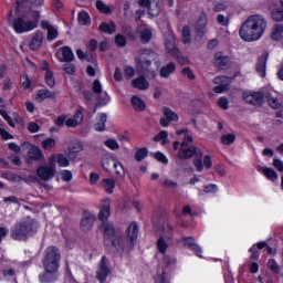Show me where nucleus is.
Segmentation results:
<instances>
[{"label":"nucleus","instance_id":"obj_1","mask_svg":"<svg viewBox=\"0 0 283 283\" xmlns=\"http://www.w3.org/2000/svg\"><path fill=\"white\" fill-rule=\"evenodd\" d=\"M266 30V19L260 14L250 15L239 30L243 41H260Z\"/></svg>","mask_w":283,"mask_h":283},{"label":"nucleus","instance_id":"obj_2","mask_svg":"<svg viewBox=\"0 0 283 283\" xmlns=\"http://www.w3.org/2000/svg\"><path fill=\"white\" fill-rule=\"evenodd\" d=\"M39 21H41V12L30 10L23 15L14 18L12 28L17 34H23L25 32H32V30L39 28Z\"/></svg>","mask_w":283,"mask_h":283},{"label":"nucleus","instance_id":"obj_3","mask_svg":"<svg viewBox=\"0 0 283 283\" xmlns=\"http://www.w3.org/2000/svg\"><path fill=\"white\" fill-rule=\"evenodd\" d=\"M36 231H39V223L36 220L28 217L11 228V238L18 241L28 240V238H32Z\"/></svg>","mask_w":283,"mask_h":283},{"label":"nucleus","instance_id":"obj_4","mask_svg":"<svg viewBox=\"0 0 283 283\" xmlns=\"http://www.w3.org/2000/svg\"><path fill=\"white\" fill-rule=\"evenodd\" d=\"M136 240H138V223L132 222L127 230L125 239H120L116 245V241L112 240L113 247L120 251L122 253H129L136 247Z\"/></svg>","mask_w":283,"mask_h":283},{"label":"nucleus","instance_id":"obj_5","mask_svg":"<svg viewBox=\"0 0 283 283\" xmlns=\"http://www.w3.org/2000/svg\"><path fill=\"white\" fill-rule=\"evenodd\" d=\"M154 222L157 224L158 231H161L160 238L157 241V249L165 255L169 247L165 240H171V226L165 218L159 219V221L154 220Z\"/></svg>","mask_w":283,"mask_h":283},{"label":"nucleus","instance_id":"obj_6","mask_svg":"<svg viewBox=\"0 0 283 283\" xmlns=\"http://www.w3.org/2000/svg\"><path fill=\"white\" fill-rule=\"evenodd\" d=\"M61 262V251L56 247H49L44 251L43 268L59 270Z\"/></svg>","mask_w":283,"mask_h":283},{"label":"nucleus","instance_id":"obj_7","mask_svg":"<svg viewBox=\"0 0 283 283\" xmlns=\"http://www.w3.org/2000/svg\"><path fill=\"white\" fill-rule=\"evenodd\" d=\"M265 94H266V88H262L259 92L245 91L242 94V98L249 105H254L255 107H261V105L264 104Z\"/></svg>","mask_w":283,"mask_h":283},{"label":"nucleus","instance_id":"obj_8","mask_svg":"<svg viewBox=\"0 0 283 283\" xmlns=\"http://www.w3.org/2000/svg\"><path fill=\"white\" fill-rule=\"evenodd\" d=\"M36 174L41 180H52V178H54V174H56V166L54 165V160H51L48 165L40 166L36 169Z\"/></svg>","mask_w":283,"mask_h":283},{"label":"nucleus","instance_id":"obj_9","mask_svg":"<svg viewBox=\"0 0 283 283\" xmlns=\"http://www.w3.org/2000/svg\"><path fill=\"white\" fill-rule=\"evenodd\" d=\"M200 149L196 146L187 145V142H182L180 148L178 150V157L181 160H189V158H193V156H198Z\"/></svg>","mask_w":283,"mask_h":283},{"label":"nucleus","instance_id":"obj_10","mask_svg":"<svg viewBox=\"0 0 283 283\" xmlns=\"http://www.w3.org/2000/svg\"><path fill=\"white\" fill-rule=\"evenodd\" d=\"M109 273H112V270H109V261H107V258L102 256V260L98 263L96 279L98 280V282L105 283Z\"/></svg>","mask_w":283,"mask_h":283},{"label":"nucleus","instance_id":"obj_11","mask_svg":"<svg viewBox=\"0 0 283 283\" xmlns=\"http://www.w3.org/2000/svg\"><path fill=\"white\" fill-rule=\"evenodd\" d=\"M136 70L138 74H145V76L156 77V72L151 67V62L145 60L135 59Z\"/></svg>","mask_w":283,"mask_h":283},{"label":"nucleus","instance_id":"obj_12","mask_svg":"<svg viewBox=\"0 0 283 283\" xmlns=\"http://www.w3.org/2000/svg\"><path fill=\"white\" fill-rule=\"evenodd\" d=\"M231 78L227 77V76H217L213 78V83L214 88L213 92H216V94H222V92H228L229 90V85H231Z\"/></svg>","mask_w":283,"mask_h":283},{"label":"nucleus","instance_id":"obj_13","mask_svg":"<svg viewBox=\"0 0 283 283\" xmlns=\"http://www.w3.org/2000/svg\"><path fill=\"white\" fill-rule=\"evenodd\" d=\"M164 117L160 118L161 127H169V123H178V114L169 107H163Z\"/></svg>","mask_w":283,"mask_h":283},{"label":"nucleus","instance_id":"obj_14","mask_svg":"<svg viewBox=\"0 0 283 283\" xmlns=\"http://www.w3.org/2000/svg\"><path fill=\"white\" fill-rule=\"evenodd\" d=\"M55 56L61 63H72L74 61V52L70 46L59 49Z\"/></svg>","mask_w":283,"mask_h":283},{"label":"nucleus","instance_id":"obj_15","mask_svg":"<svg viewBox=\"0 0 283 283\" xmlns=\"http://www.w3.org/2000/svg\"><path fill=\"white\" fill-rule=\"evenodd\" d=\"M59 280V270L51 268L48 270V268H44V272L39 275V281L41 283H52L56 282Z\"/></svg>","mask_w":283,"mask_h":283},{"label":"nucleus","instance_id":"obj_16","mask_svg":"<svg viewBox=\"0 0 283 283\" xmlns=\"http://www.w3.org/2000/svg\"><path fill=\"white\" fill-rule=\"evenodd\" d=\"M43 39H45V34L43 33V31L38 30L33 34V36L29 43L30 50H33V51L41 50V48L43 45Z\"/></svg>","mask_w":283,"mask_h":283},{"label":"nucleus","instance_id":"obj_17","mask_svg":"<svg viewBox=\"0 0 283 283\" xmlns=\"http://www.w3.org/2000/svg\"><path fill=\"white\" fill-rule=\"evenodd\" d=\"M95 221L96 217L92 212H84L81 220L82 231H92V227H94Z\"/></svg>","mask_w":283,"mask_h":283},{"label":"nucleus","instance_id":"obj_18","mask_svg":"<svg viewBox=\"0 0 283 283\" xmlns=\"http://www.w3.org/2000/svg\"><path fill=\"white\" fill-rule=\"evenodd\" d=\"M165 46L169 54H178V48L176 46V35H174L171 31H168L165 34Z\"/></svg>","mask_w":283,"mask_h":283},{"label":"nucleus","instance_id":"obj_19","mask_svg":"<svg viewBox=\"0 0 283 283\" xmlns=\"http://www.w3.org/2000/svg\"><path fill=\"white\" fill-rule=\"evenodd\" d=\"M41 28H42V30L48 31V35H46L48 41H54V39H59V29H56V27L50 24V22L43 20L41 22Z\"/></svg>","mask_w":283,"mask_h":283},{"label":"nucleus","instance_id":"obj_20","mask_svg":"<svg viewBox=\"0 0 283 283\" xmlns=\"http://www.w3.org/2000/svg\"><path fill=\"white\" fill-rule=\"evenodd\" d=\"M266 61H269V52H263L256 63V72L262 78L266 76Z\"/></svg>","mask_w":283,"mask_h":283},{"label":"nucleus","instance_id":"obj_21","mask_svg":"<svg viewBox=\"0 0 283 283\" xmlns=\"http://www.w3.org/2000/svg\"><path fill=\"white\" fill-rule=\"evenodd\" d=\"M214 65L216 67H219V70H224L231 65V60L229 56L223 55L222 52H218L214 55Z\"/></svg>","mask_w":283,"mask_h":283},{"label":"nucleus","instance_id":"obj_22","mask_svg":"<svg viewBox=\"0 0 283 283\" xmlns=\"http://www.w3.org/2000/svg\"><path fill=\"white\" fill-rule=\"evenodd\" d=\"M136 59L139 61H149L150 63H154V61L158 59V55L153 50L142 49L139 50Z\"/></svg>","mask_w":283,"mask_h":283},{"label":"nucleus","instance_id":"obj_23","mask_svg":"<svg viewBox=\"0 0 283 283\" xmlns=\"http://www.w3.org/2000/svg\"><path fill=\"white\" fill-rule=\"evenodd\" d=\"M264 99L272 109H282V102H280L277 97L273 96V93H271V91L265 90Z\"/></svg>","mask_w":283,"mask_h":283},{"label":"nucleus","instance_id":"obj_24","mask_svg":"<svg viewBox=\"0 0 283 283\" xmlns=\"http://www.w3.org/2000/svg\"><path fill=\"white\" fill-rule=\"evenodd\" d=\"M109 205H111V201L109 199H104L102 200V206H101V210H99V213H98V219L102 221V222H107L106 220L109 218L111 216V212H109Z\"/></svg>","mask_w":283,"mask_h":283},{"label":"nucleus","instance_id":"obj_25","mask_svg":"<svg viewBox=\"0 0 283 283\" xmlns=\"http://www.w3.org/2000/svg\"><path fill=\"white\" fill-rule=\"evenodd\" d=\"M185 247L188 249H192L198 258H202V248L196 243V240L192 237H188L184 239Z\"/></svg>","mask_w":283,"mask_h":283},{"label":"nucleus","instance_id":"obj_26","mask_svg":"<svg viewBox=\"0 0 283 283\" xmlns=\"http://www.w3.org/2000/svg\"><path fill=\"white\" fill-rule=\"evenodd\" d=\"M114 163H116V159L109 153L105 151L102 154L101 164L105 171H109L112 165L114 167Z\"/></svg>","mask_w":283,"mask_h":283},{"label":"nucleus","instance_id":"obj_27","mask_svg":"<svg viewBox=\"0 0 283 283\" xmlns=\"http://www.w3.org/2000/svg\"><path fill=\"white\" fill-rule=\"evenodd\" d=\"M46 98H56V93L49 90H40L36 93L35 101L43 103Z\"/></svg>","mask_w":283,"mask_h":283},{"label":"nucleus","instance_id":"obj_28","mask_svg":"<svg viewBox=\"0 0 283 283\" xmlns=\"http://www.w3.org/2000/svg\"><path fill=\"white\" fill-rule=\"evenodd\" d=\"M105 123H107V114L98 113L96 123L94 125V129L96 132H105Z\"/></svg>","mask_w":283,"mask_h":283},{"label":"nucleus","instance_id":"obj_29","mask_svg":"<svg viewBox=\"0 0 283 283\" xmlns=\"http://www.w3.org/2000/svg\"><path fill=\"white\" fill-rule=\"evenodd\" d=\"M132 85L133 87H135V90H140V91L149 90V82H147V80H145L144 76L133 80Z\"/></svg>","mask_w":283,"mask_h":283},{"label":"nucleus","instance_id":"obj_30","mask_svg":"<svg viewBox=\"0 0 283 283\" xmlns=\"http://www.w3.org/2000/svg\"><path fill=\"white\" fill-rule=\"evenodd\" d=\"M174 72H176V64L174 62H170L160 69L159 74L161 78H169V76H171Z\"/></svg>","mask_w":283,"mask_h":283},{"label":"nucleus","instance_id":"obj_31","mask_svg":"<svg viewBox=\"0 0 283 283\" xmlns=\"http://www.w3.org/2000/svg\"><path fill=\"white\" fill-rule=\"evenodd\" d=\"M98 30L104 34H114V32H116V23H114L113 21H111L109 23L102 22L98 27Z\"/></svg>","mask_w":283,"mask_h":283},{"label":"nucleus","instance_id":"obj_32","mask_svg":"<svg viewBox=\"0 0 283 283\" xmlns=\"http://www.w3.org/2000/svg\"><path fill=\"white\" fill-rule=\"evenodd\" d=\"M28 150V156L31 160H39L40 158H43V153H41V149L36 146H30L27 148Z\"/></svg>","mask_w":283,"mask_h":283},{"label":"nucleus","instance_id":"obj_33","mask_svg":"<svg viewBox=\"0 0 283 283\" xmlns=\"http://www.w3.org/2000/svg\"><path fill=\"white\" fill-rule=\"evenodd\" d=\"M130 103L136 112H145L147 107L145 102L136 95L132 97Z\"/></svg>","mask_w":283,"mask_h":283},{"label":"nucleus","instance_id":"obj_34","mask_svg":"<svg viewBox=\"0 0 283 283\" xmlns=\"http://www.w3.org/2000/svg\"><path fill=\"white\" fill-rule=\"evenodd\" d=\"M207 28V14L201 13L196 23V31L199 36H202V31Z\"/></svg>","mask_w":283,"mask_h":283},{"label":"nucleus","instance_id":"obj_35","mask_svg":"<svg viewBox=\"0 0 283 283\" xmlns=\"http://www.w3.org/2000/svg\"><path fill=\"white\" fill-rule=\"evenodd\" d=\"M103 229H104L105 238L112 239L116 234V230L114 229V223H112L109 221L103 222Z\"/></svg>","mask_w":283,"mask_h":283},{"label":"nucleus","instance_id":"obj_36","mask_svg":"<svg viewBox=\"0 0 283 283\" xmlns=\"http://www.w3.org/2000/svg\"><path fill=\"white\" fill-rule=\"evenodd\" d=\"M77 21L80 25H90L92 23V19L90 18V13L86 11H81L77 15Z\"/></svg>","mask_w":283,"mask_h":283},{"label":"nucleus","instance_id":"obj_37","mask_svg":"<svg viewBox=\"0 0 283 283\" xmlns=\"http://www.w3.org/2000/svg\"><path fill=\"white\" fill-rule=\"evenodd\" d=\"M103 187H104L106 193H114V189L116 188V180L109 179V178L104 179Z\"/></svg>","mask_w":283,"mask_h":283},{"label":"nucleus","instance_id":"obj_38","mask_svg":"<svg viewBox=\"0 0 283 283\" xmlns=\"http://www.w3.org/2000/svg\"><path fill=\"white\" fill-rule=\"evenodd\" d=\"M282 34H283V25L276 24L274 25L273 31L271 33V39L273 41H280V39H282Z\"/></svg>","mask_w":283,"mask_h":283},{"label":"nucleus","instance_id":"obj_39","mask_svg":"<svg viewBox=\"0 0 283 283\" xmlns=\"http://www.w3.org/2000/svg\"><path fill=\"white\" fill-rule=\"evenodd\" d=\"M259 171H262L264 174V176H266V178H269V180H277V172L275 170H273V168H264L261 167L259 169Z\"/></svg>","mask_w":283,"mask_h":283},{"label":"nucleus","instance_id":"obj_40","mask_svg":"<svg viewBox=\"0 0 283 283\" xmlns=\"http://www.w3.org/2000/svg\"><path fill=\"white\" fill-rule=\"evenodd\" d=\"M29 147H30L29 143H24L21 146H18L14 143L9 144V149H11V151H14L15 154H21L22 151H25V149H28Z\"/></svg>","mask_w":283,"mask_h":283},{"label":"nucleus","instance_id":"obj_41","mask_svg":"<svg viewBox=\"0 0 283 283\" xmlns=\"http://www.w3.org/2000/svg\"><path fill=\"white\" fill-rule=\"evenodd\" d=\"M202 150H199V154H197L193 159V166L196 167L197 171H202V169H205V165L202 164Z\"/></svg>","mask_w":283,"mask_h":283},{"label":"nucleus","instance_id":"obj_42","mask_svg":"<svg viewBox=\"0 0 283 283\" xmlns=\"http://www.w3.org/2000/svg\"><path fill=\"white\" fill-rule=\"evenodd\" d=\"M96 8H97V10H99V12H103V14H112V8L107 4H105V2H103V0L96 1Z\"/></svg>","mask_w":283,"mask_h":283},{"label":"nucleus","instance_id":"obj_43","mask_svg":"<svg viewBox=\"0 0 283 283\" xmlns=\"http://www.w3.org/2000/svg\"><path fill=\"white\" fill-rule=\"evenodd\" d=\"M181 36H182L184 43L186 44L191 43V29L189 28V25H186L182 28Z\"/></svg>","mask_w":283,"mask_h":283},{"label":"nucleus","instance_id":"obj_44","mask_svg":"<svg viewBox=\"0 0 283 283\" xmlns=\"http://www.w3.org/2000/svg\"><path fill=\"white\" fill-rule=\"evenodd\" d=\"M55 161L57 163L59 167H70V159H67V157H65L63 154L56 155Z\"/></svg>","mask_w":283,"mask_h":283},{"label":"nucleus","instance_id":"obj_45","mask_svg":"<svg viewBox=\"0 0 283 283\" xmlns=\"http://www.w3.org/2000/svg\"><path fill=\"white\" fill-rule=\"evenodd\" d=\"M222 145H233L235 143V134L230 133L221 136Z\"/></svg>","mask_w":283,"mask_h":283},{"label":"nucleus","instance_id":"obj_46","mask_svg":"<svg viewBox=\"0 0 283 283\" xmlns=\"http://www.w3.org/2000/svg\"><path fill=\"white\" fill-rule=\"evenodd\" d=\"M114 169H115V174L116 176H118V178H125V168L123 167V164L118 160L114 161Z\"/></svg>","mask_w":283,"mask_h":283},{"label":"nucleus","instance_id":"obj_47","mask_svg":"<svg viewBox=\"0 0 283 283\" xmlns=\"http://www.w3.org/2000/svg\"><path fill=\"white\" fill-rule=\"evenodd\" d=\"M142 43H149L151 41V30L144 29L139 32Z\"/></svg>","mask_w":283,"mask_h":283},{"label":"nucleus","instance_id":"obj_48","mask_svg":"<svg viewBox=\"0 0 283 283\" xmlns=\"http://www.w3.org/2000/svg\"><path fill=\"white\" fill-rule=\"evenodd\" d=\"M147 154H149L147 148L137 149L135 153V160H137L138 163H140V160H145V158H147Z\"/></svg>","mask_w":283,"mask_h":283},{"label":"nucleus","instance_id":"obj_49","mask_svg":"<svg viewBox=\"0 0 283 283\" xmlns=\"http://www.w3.org/2000/svg\"><path fill=\"white\" fill-rule=\"evenodd\" d=\"M69 151L70 154H78L83 151V144H81L80 142L71 144V146L69 147Z\"/></svg>","mask_w":283,"mask_h":283},{"label":"nucleus","instance_id":"obj_50","mask_svg":"<svg viewBox=\"0 0 283 283\" xmlns=\"http://www.w3.org/2000/svg\"><path fill=\"white\" fill-rule=\"evenodd\" d=\"M161 186H164L165 189H178V182H176L171 179H168V178H166L161 181Z\"/></svg>","mask_w":283,"mask_h":283},{"label":"nucleus","instance_id":"obj_51","mask_svg":"<svg viewBox=\"0 0 283 283\" xmlns=\"http://www.w3.org/2000/svg\"><path fill=\"white\" fill-rule=\"evenodd\" d=\"M171 56H174L181 65H187V63H189V60H187V57L182 55L179 50H177V53H172Z\"/></svg>","mask_w":283,"mask_h":283},{"label":"nucleus","instance_id":"obj_52","mask_svg":"<svg viewBox=\"0 0 283 283\" xmlns=\"http://www.w3.org/2000/svg\"><path fill=\"white\" fill-rule=\"evenodd\" d=\"M104 145L108 147V149H112V151L120 149V145H118V142H116L115 139H107L106 142H104Z\"/></svg>","mask_w":283,"mask_h":283},{"label":"nucleus","instance_id":"obj_53","mask_svg":"<svg viewBox=\"0 0 283 283\" xmlns=\"http://www.w3.org/2000/svg\"><path fill=\"white\" fill-rule=\"evenodd\" d=\"M45 83L46 85H49V87H54L55 85L54 73H52V71L50 70H46V73H45Z\"/></svg>","mask_w":283,"mask_h":283},{"label":"nucleus","instance_id":"obj_54","mask_svg":"<svg viewBox=\"0 0 283 283\" xmlns=\"http://www.w3.org/2000/svg\"><path fill=\"white\" fill-rule=\"evenodd\" d=\"M271 17L273 21H283V10L282 9H273L271 11Z\"/></svg>","mask_w":283,"mask_h":283},{"label":"nucleus","instance_id":"obj_55","mask_svg":"<svg viewBox=\"0 0 283 283\" xmlns=\"http://www.w3.org/2000/svg\"><path fill=\"white\" fill-rule=\"evenodd\" d=\"M62 70L71 76L76 73V66L72 63L63 64Z\"/></svg>","mask_w":283,"mask_h":283},{"label":"nucleus","instance_id":"obj_56","mask_svg":"<svg viewBox=\"0 0 283 283\" xmlns=\"http://www.w3.org/2000/svg\"><path fill=\"white\" fill-rule=\"evenodd\" d=\"M98 48V42L96 40H91L90 44L87 46L88 50V54L91 56V59H94V52H96V49Z\"/></svg>","mask_w":283,"mask_h":283},{"label":"nucleus","instance_id":"obj_57","mask_svg":"<svg viewBox=\"0 0 283 283\" xmlns=\"http://www.w3.org/2000/svg\"><path fill=\"white\" fill-rule=\"evenodd\" d=\"M268 266L275 273L276 275L280 273V264L274 259H270L268 261Z\"/></svg>","mask_w":283,"mask_h":283},{"label":"nucleus","instance_id":"obj_58","mask_svg":"<svg viewBox=\"0 0 283 283\" xmlns=\"http://www.w3.org/2000/svg\"><path fill=\"white\" fill-rule=\"evenodd\" d=\"M115 43L118 45V48H125V45H127V38H125L123 34H117L115 36Z\"/></svg>","mask_w":283,"mask_h":283},{"label":"nucleus","instance_id":"obj_59","mask_svg":"<svg viewBox=\"0 0 283 283\" xmlns=\"http://www.w3.org/2000/svg\"><path fill=\"white\" fill-rule=\"evenodd\" d=\"M94 94H103V85L101 84V81L95 80L93 82V87H92Z\"/></svg>","mask_w":283,"mask_h":283},{"label":"nucleus","instance_id":"obj_60","mask_svg":"<svg viewBox=\"0 0 283 283\" xmlns=\"http://www.w3.org/2000/svg\"><path fill=\"white\" fill-rule=\"evenodd\" d=\"M0 115L2 116V118H4V120H7L10 127H14V120H12V118L10 117V115H8V112L6 109H1Z\"/></svg>","mask_w":283,"mask_h":283},{"label":"nucleus","instance_id":"obj_61","mask_svg":"<svg viewBox=\"0 0 283 283\" xmlns=\"http://www.w3.org/2000/svg\"><path fill=\"white\" fill-rule=\"evenodd\" d=\"M136 74V71H134V67L132 66H125L124 69V76L125 78H134V75Z\"/></svg>","mask_w":283,"mask_h":283},{"label":"nucleus","instance_id":"obj_62","mask_svg":"<svg viewBox=\"0 0 283 283\" xmlns=\"http://www.w3.org/2000/svg\"><path fill=\"white\" fill-rule=\"evenodd\" d=\"M155 158L159 163H163V165H168L169 164V159H167V156H165V154H163L160 151L155 154Z\"/></svg>","mask_w":283,"mask_h":283},{"label":"nucleus","instance_id":"obj_63","mask_svg":"<svg viewBox=\"0 0 283 283\" xmlns=\"http://www.w3.org/2000/svg\"><path fill=\"white\" fill-rule=\"evenodd\" d=\"M44 149H52L56 145V142L52 138H48L42 142Z\"/></svg>","mask_w":283,"mask_h":283},{"label":"nucleus","instance_id":"obj_64","mask_svg":"<svg viewBox=\"0 0 283 283\" xmlns=\"http://www.w3.org/2000/svg\"><path fill=\"white\" fill-rule=\"evenodd\" d=\"M61 178L64 182H70L72 180V171L70 170H62Z\"/></svg>","mask_w":283,"mask_h":283}]
</instances>
